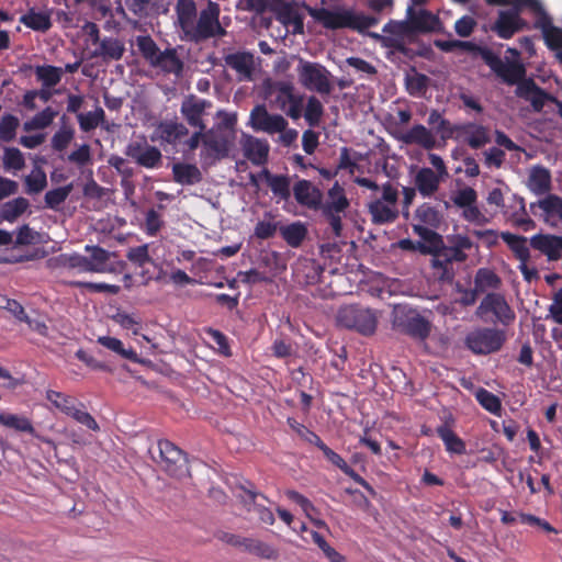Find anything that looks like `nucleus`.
<instances>
[{"instance_id":"21","label":"nucleus","mask_w":562,"mask_h":562,"mask_svg":"<svg viewBox=\"0 0 562 562\" xmlns=\"http://www.w3.org/2000/svg\"><path fill=\"white\" fill-rule=\"evenodd\" d=\"M461 130V139L471 148L479 149L491 142L488 130L475 123H463Z\"/></svg>"},{"instance_id":"32","label":"nucleus","mask_w":562,"mask_h":562,"mask_svg":"<svg viewBox=\"0 0 562 562\" xmlns=\"http://www.w3.org/2000/svg\"><path fill=\"white\" fill-rule=\"evenodd\" d=\"M244 551L261 560L277 561L280 558L276 547L252 537H248Z\"/></svg>"},{"instance_id":"50","label":"nucleus","mask_w":562,"mask_h":562,"mask_svg":"<svg viewBox=\"0 0 562 562\" xmlns=\"http://www.w3.org/2000/svg\"><path fill=\"white\" fill-rule=\"evenodd\" d=\"M26 193L29 194H37L42 192L47 186V177L45 171L35 167L29 176L24 179Z\"/></svg>"},{"instance_id":"38","label":"nucleus","mask_w":562,"mask_h":562,"mask_svg":"<svg viewBox=\"0 0 562 562\" xmlns=\"http://www.w3.org/2000/svg\"><path fill=\"white\" fill-rule=\"evenodd\" d=\"M30 206L29 200L22 196L15 198L1 205L0 217L7 222H14Z\"/></svg>"},{"instance_id":"19","label":"nucleus","mask_w":562,"mask_h":562,"mask_svg":"<svg viewBox=\"0 0 562 562\" xmlns=\"http://www.w3.org/2000/svg\"><path fill=\"white\" fill-rule=\"evenodd\" d=\"M225 65L235 70L239 79L251 80L255 69L254 55L250 52H236L224 57Z\"/></svg>"},{"instance_id":"29","label":"nucleus","mask_w":562,"mask_h":562,"mask_svg":"<svg viewBox=\"0 0 562 562\" xmlns=\"http://www.w3.org/2000/svg\"><path fill=\"white\" fill-rule=\"evenodd\" d=\"M263 177L272 191L280 200L288 201L291 196L290 178L284 175H272L268 169H263L260 175Z\"/></svg>"},{"instance_id":"20","label":"nucleus","mask_w":562,"mask_h":562,"mask_svg":"<svg viewBox=\"0 0 562 562\" xmlns=\"http://www.w3.org/2000/svg\"><path fill=\"white\" fill-rule=\"evenodd\" d=\"M445 180V178L435 173L432 168L423 167L416 172L414 184L420 195L429 198L438 191L440 183Z\"/></svg>"},{"instance_id":"52","label":"nucleus","mask_w":562,"mask_h":562,"mask_svg":"<svg viewBox=\"0 0 562 562\" xmlns=\"http://www.w3.org/2000/svg\"><path fill=\"white\" fill-rule=\"evenodd\" d=\"M85 249L91 254L90 258H88L89 266L92 268L90 272H102L105 263L110 259L109 251L99 246L90 245H87Z\"/></svg>"},{"instance_id":"63","label":"nucleus","mask_w":562,"mask_h":562,"mask_svg":"<svg viewBox=\"0 0 562 562\" xmlns=\"http://www.w3.org/2000/svg\"><path fill=\"white\" fill-rule=\"evenodd\" d=\"M538 206L547 214H555L562 220V198L549 194L538 202Z\"/></svg>"},{"instance_id":"37","label":"nucleus","mask_w":562,"mask_h":562,"mask_svg":"<svg viewBox=\"0 0 562 562\" xmlns=\"http://www.w3.org/2000/svg\"><path fill=\"white\" fill-rule=\"evenodd\" d=\"M513 200L515 202V206H512L514 211H504V213L509 214V217L514 224L518 227H521L524 231L532 228L535 226V222L527 214L525 199L514 194Z\"/></svg>"},{"instance_id":"47","label":"nucleus","mask_w":562,"mask_h":562,"mask_svg":"<svg viewBox=\"0 0 562 562\" xmlns=\"http://www.w3.org/2000/svg\"><path fill=\"white\" fill-rule=\"evenodd\" d=\"M58 115V112L52 106H46L41 112L36 113L30 121L24 123L25 131L44 130L48 127L54 119Z\"/></svg>"},{"instance_id":"31","label":"nucleus","mask_w":562,"mask_h":562,"mask_svg":"<svg viewBox=\"0 0 562 562\" xmlns=\"http://www.w3.org/2000/svg\"><path fill=\"white\" fill-rule=\"evenodd\" d=\"M283 240L292 248H299L306 239L308 231L304 223L296 221L279 227Z\"/></svg>"},{"instance_id":"3","label":"nucleus","mask_w":562,"mask_h":562,"mask_svg":"<svg viewBox=\"0 0 562 562\" xmlns=\"http://www.w3.org/2000/svg\"><path fill=\"white\" fill-rule=\"evenodd\" d=\"M137 48L142 57L156 69L161 70L166 75L181 76L184 64L178 55L177 48L167 47L160 50L156 42L150 35H139L136 38Z\"/></svg>"},{"instance_id":"54","label":"nucleus","mask_w":562,"mask_h":562,"mask_svg":"<svg viewBox=\"0 0 562 562\" xmlns=\"http://www.w3.org/2000/svg\"><path fill=\"white\" fill-rule=\"evenodd\" d=\"M161 159V151L156 146L150 145L148 148H144V154L137 156L134 161L140 167L155 169L160 166Z\"/></svg>"},{"instance_id":"4","label":"nucleus","mask_w":562,"mask_h":562,"mask_svg":"<svg viewBox=\"0 0 562 562\" xmlns=\"http://www.w3.org/2000/svg\"><path fill=\"white\" fill-rule=\"evenodd\" d=\"M415 234L418 235L428 245H420L422 254L432 255L431 266L435 269H441L443 274L451 269L453 262H463L468 259L465 252H461L446 246L442 236L429 228L415 227Z\"/></svg>"},{"instance_id":"39","label":"nucleus","mask_w":562,"mask_h":562,"mask_svg":"<svg viewBox=\"0 0 562 562\" xmlns=\"http://www.w3.org/2000/svg\"><path fill=\"white\" fill-rule=\"evenodd\" d=\"M539 26L542 29L543 38L550 49L562 48V29L552 25L551 20L544 14Z\"/></svg>"},{"instance_id":"17","label":"nucleus","mask_w":562,"mask_h":562,"mask_svg":"<svg viewBox=\"0 0 562 562\" xmlns=\"http://www.w3.org/2000/svg\"><path fill=\"white\" fill-rule=\"evenodd\" d=\"M293 195L300 205L317 210L322 204L323 194L311 181L302 179L293 187Z\"/></svg>"},{"instance_id":"23","label":"nucleus","mask_w":562,"mask_h":562,"mask_svg":"<svg viewBox=\"0 0 562 562\" xmlns=\"http://www.w3.org/2000/svg\"><path fill=\"white\" fill-rule=\"evenodd\" d=\"M414 221L417 223L413 224V231L415 227L420 226L422 228H429L435 231L441 224L442 216L440 212L429 203H423L419 205L414 215Z\"/></svg>"},{"instance_id":"64","label":"nucleus","mask_w":562,"mask_h":562,"mask_svg":"<svg viewBox=\"0 0 562 562\" xmlns=\"http://www.w3.org/2000/svg\"><path fill=\"white\" fill-rule=\"evenodd\" d=\"M274 89L278 92L276 101L280 104L281 109H284L285 104L297 95L294 93V87L290 82H277Z\"/></svg>"},{"instance_id":"53","label":"nucleus","mask_w":562,"mask_h":562,"mask_svg":"<svg viewBox=\"0 0 562 562\" xmlns=\"http://www.w3.org/2000/svg\"><path fill=\"white\" fill-rule=\"evenodd\" d=\"M324 114V106L322 102L314 95L307 99L304 119L312 127L318 126L321 119Z\"/></svg>"},{"instance_id":"55","label":"nucleus","mask_w":562,"mask_h":562,"mask_svg":"<svg viewBox=\"0 0 562 562\" xmlns=\"http://www.w3.org/2000/svg\"><path fill=\"white\" fill-rule=\"evenodd\" d=\"M286 424L294 432L297 434V436H300L306 442L314 445L316 447H318L323 442V440L316 432L308 429L303 424L299 423L295 418L288 417Z\"/></svg>"},{"instance_id":"10","label":"nucleus","mask_w":562,"mask_h":562,"mask_svg":"<svg viewBox=\"0 0 562 562\" xmlns=\"http://www.w3.org/2000/svg\"><path fill=\"white\" fill-rule=\"evenodd\" d=\"M506 340L504 330L477 328L465 337V346L475 355H488L498 351Z\"/></svg>"},{"instance_id":"44","label":"nucleus","mask_w":562,"mask_h":562,"mask_svg":"<svg viewBox=\"0 0 562 562\" xmlns=\"http://www.w3.org/2000/svg\"><path fill=\"white\" fill-rule=\"evenodd\" d=\"M35 76L46 88H53L61 80L63 70L52 65H42L35 67Z\"/></svg>"},{"instance_id":"18","label":"nucleus","mask_w":562,"mask_h":562,"mask_svg":"<svg viewBox=\"0 0 562 562\" xmlns=\"http://www.w3.org/2000/svg\"><path fill=\"white\" fill-rule=\"evenodd\" d=\"M397 139L406 145H418L426 150H431L437 145L432 131L423 124H415L406 133L398 136Z\"/></svg>"},{"instance_id":"14","label":"nucleus","mask_w":562,"mask_h":562,"mask_svg":"<svg viewBox=\"0 0 562 562\" xmlns=\"http://www.w3.org/2000/svg\"><path fill=\"white\" fill-rule=\"evenodd\" d=\"M210 106V101L200 99L194 94H189L181 102L180 113L191 127L205 130L206 124L203 121V116L205 110Z\"/></svg>"},{"instance_id":"49","label":"nucleus","mask_w":562,"mask_h":562,"mask_svg":"<svg viewBox=\"0 0 562 562\" xmlns=\"http://www.w3.org/2000/svg\"><path fill=\"white\" fill-rule=\"evenodd\" d=\"M336 187L337 186H335L328 192L331 201L323 205V214L331 213L340 215V213L345 212V210L349 206V201L344 194L342 190L339 189L336 191Z\"/></svg>"},{"instance_id":"25","label":"nucleus","mask_w":562,"mask_h":562,"mask_svg":"<svg viewBox=\"0 0 562 562\" xmlns=\"http://www.w3.org/2000/svg\"><path fill=\"white\" fill-rule=\"evenodd\" d=\"M172 178L181 186H194L203 179L201 170L195 165L188 162L173 164Z\"/></svg>"},{"instance_id":"26","label":"nucleus","mask_w":562,"mask_h":562,"mask_svg":"<svg viewBox=\"0 0 562 562\" xmlns=\"http://www.w3.org/2000/svg\"><path fill=\"white\" fill-rule=\"evenodd\" d=\"M407 18L412 29L418 32L435 31L439 24V19L427 10H415L413 7L407 9Z\"/></svg>"},{"instance_id":"24","label":"nucleus","mask_w":562,"mask_h":562,"mask_svg":"<svg viewBox=\"0 0 562 562\" xmlns=\"http://www.w3.org/2000/svg\"><path fill=\"white\" fill-rule=\"evenodd\" d=\"M245 157L256 166L267 162L269 155V144L265 139L248 137L243 146Z\"/></svg>"},{"instance_id":"45","label":"nucleus","mask_w":562,"mask_h":562,"mask_svg":"<svg viewBox=\"0 0 562 562\" xmlns=\"http://www.w3.org/2000/svg\"><path fill=\"white\" fill-rule=\"evenodd\" d=\"M97 341L101 346L120 355L124 359H127L132 362H140L137 353L133 349H125L123 342L115 337L100 336Z\"/></svg>"},{"instance_id":"5","label":"nucleus","mask_w":562,"mask_h":562,"mask_svg":"<svg viewBox=\"0 0 562 562\" xmlns=\"http://www.w3.org/2000/svg\"><path fill=\"white\" fill-rule=\"evenodd\" d=\"M436 46L443 52H452L454 49H462L465 52L477 53L483 61L492 69V71L502 80L509 82L515 81L516 75L520 72V67L505 66L502 58L487 47H481L475 43L468 41H437Z\"/></svg>"},{"instance_id":"59","label":"nucleus","mask_w":562,"mask_h":562,"mask_svg":"<svg viewBox=\"0 0 562 562\" xmlns=\"http://www.w3.org/2000/svg\"><path fill=\"white\" fill-rule=\"evenodd\" d=\"M165 222L161 218V215L156 211V209H150L147 211L145 215V233L148 236H156L158 232L164 227Z\"/></svg>"},{"instance_id":"42","label":"nucleus","mask_w":562,"mask_h":562,"mask_svg":"<svg viewBox=\"0 0 562 562\" xmlns=\"http://www.w3.org/2000/svg\"><path fill=\"white\" fill-rule=\"evenodd\" d=\"M72 190V183L48 190L44 195L45 207L59 211L61 204L68 199Z\"/></svg>"},{"instance_id":"36","label":"nucleus","mask_w":562,"mask_h":562,"mask_svg":"<svg viewBox=\"0 0 562 562\" xmlns=\"http://www.w3.org/2000/svg\"><path fill=\"white\" fill-rule=\"evenodd\" d=\"M46 400L50 402L56 409L67 416L75 406L85 408V404L79 402L76 397L54 390L46 391Z\"/></svg>"},{"instance_id":"9","label":"nucleus","mask_w":562,"mask_h":562,"mask_svg":"<svg viewBox=\"0 0 562 562\" xmlns=\"http://www.w3.org/2000/svg\"><path fill=\"white\" fill-rule=\"evenodd\" d=\"M297 75L301 85L310 91L329 94L333 90L329 80L330 72L318 63L300 59Z\"/></svg>"},{"instance_id":"33","label":"nucleus","mask_w":562,"mask_h":562,"mask_svg":"<svg viewBox=\"0 0 562 562\" xmlns=\"http://www.w3.org/2000/svg\"><path fill=\"white\" fill-rule=\"evenodd\" d=\"M436 432L443 441L446 450L454 454H464L467 452V445L449 425L443 424L437 427Z\"/></svg>"},{"instance_id":"40","label":"nucleus","mask_w":562,"mask_h":562,"mask_svg":"<svg viewBox=\"0 0 562 562\" xmlns=\"http://www.w3.org/2000/svg\"><path fill=\"white\" fill-rule=\"evenodd\" d=\"M20 22L26 27L36 32H47L52 27V21L48 14L35 12L31 9L20 18Z\"/></svg>"},{"instance_id":"1","label":"nucleus","mask_w":562,"mask_h":562,"mask_svg":"<svg viewBox=\"0 0 562 562\" xmlns=\"http://www.w3.org/2000/svg\"><path fill=\"white\" fill-rule=\"evenodd\" d=\"M177 24L181 38L191 43H202L212 37L225 35L220 22V4L209 1L198 15L194 0H178L176 8Z\"/></svg>"},{"instance_id":"58","label":"nucleus","mask_w":562,"mask_h":562,"mask_svg":"<svg viewBox=\"0 0 562 562\" xmlns=\"http://www.w3.org/2000/svg\"><path fill=\"white\" fill-rule=\"evenodd\" d=\"M3 165L5 169L21 170L25 166L23 154L15 147L4 149Z\"/></svg>"},{"instance_id":"6","label":"nucleus","mask_w":562,"mask_h":562,"mask_svg":"<svg viewBox=\"0 0 562 562\" xmlns=\"http://www.w3.org/2000/svg\"><path fill=\"white\" fill-rule=\"evenodd\" d=\"M505 66L520 67V72L516 75L515 81H503L509 86L516 85V95L520 99H524L525 101H528L531 104V108L535 112H541L543 110L546 102H551L553 104L555 103V101L558 100L557 97L539 87L532 78H526V68L521 63L508 61L505 63Z\"/></svg>"},{"instance_id":"35","label":"nucleus","mask_w":562,"mask_h":562,"mask_svg":"<svg viewBox=\"0 0 562 562\" xmlns=\"http://www.w3.org/2000/svg\"><path fill=\"white\" fill-rule=\"evenodd\" d=\"M501 238L513 251L515 258L519 260V263L529 261L530 250L527 246V238L525 236L515 235L509 232H503L501 233Z\"/></svg>"},{"instance_id":"7","label":"nucleus","mask_w":562,"mask_h":562,"mask_svg":"<svg viewBox=\"0 0 562 562\" xmlns=\"http://www.w3.org/2000/svg\"><path fill=\"white\" fill-rule=\"evenodd\" d=\"M336 321L340 327L356 330L364 336L372 335L378 325V318L374 312L359 304H350L340 307Z\"/></svg>"},{"instance_id":"62","label":"nucleus","mask_w":562,"mask_h":562,"mask_svg":"<svg viewBox=\"0 0 562 562\" xmlns=\"http://www.w3.org/2000/svg\"><path fill=\"white\" fill-rule=\"evenodd\" d=\"M476 200L477 193L471 187H465L463 189L458 190L452 196L453 204L460 209L471 206V204L476 203Z\"/></svg>"},{"instance_id":"56","label":"nucleus","mask_w":562,"mask_h":562,"mask_svg":"<svg viewBox=\"0 0 562 562\" xmlns=\"http://www.w3.org/2000/svg\"><path fill=\"white\" fill-rule=\"evenodd\" d=\"M19 119L12 114H5L0 120V139L3 142H11L16 135L19 127Z\"/></svg>"},{"instance_id":"30","label":"nucleus","mask_w":562,"mask_h":562,"mask_svg":"<svg viewBox=\"0 0 562 562\" xmlns=\"http://www.w3.org/2000/svg\"><path fill=\"white\" fill-rule=\"evenodd\" d=\"M157 132L161 142L176 145L182 137L189 134L184 124L177 121H164L157 126Z\"/></svg>"},{"instance_id":"41","label":"nucleus","mask_w":562,"mask_h":562,"mask_svg":"<svg viewBox=\"0 0 562 562\" xmlns=\"http://www.w3.org/2000/svg\"><path fill=\"white\" fill-rule=\"evenodd\" d=\"M0 424L7 428L35 436V428L33 427L31 420L25 416L1 413Z\"/></svg>"},{"instance_id":"2","label":"nucleus","mask_w":562,"mask_h":562,"mask_svg":"<svg viewBox=\"0 0 562 562\" xmlns=\"http://www.w3.org/2000/svg\"><path fill=\"white\" fill-rule=\"evenodd\" d=\"M308 14L327 30L350 29L363 33L369 27L379 23V20L371 15L356 13L352 9L337 8H307Z\"/></svg>"},{"instance_id":"43","label":"nucleus","mask_w":562,"mask_h":562,"mask_svg":"<svg viewBox=\"0 0 562 562\" xmlns=\"http://www.w3.org/2000/svg\"><path fill=\"white\" fill-rule=\"evenodd\" d=\"M502 284L501 278L491 269L481 268L476 271L474 285L483 293L486 290H497Z\"/></svg>"},{"instance_id":"27","label":"nucleus","mask_w":562,"mask_h":562,"mask_svg":"<svg viewBox=\"0 0 562 562\" xmlns=\"http://www.w3.org/2000/svg\"><path fill=\"white\" fill-rule=\"evenodd\" d=\"M125 53L124 43L115 37H103L99 47L92 52V57H101L103 60H120Z\"/></svg>"},{"instance_id":"61","label":"nucleus","mask_w":562,"mask_h":562,"mask_svg":"<svg viewBox=\"0 0 562 562\" xmlns=\"http://www.w3.org/2000/svg\"><path fill=\"white\" fill-rule=\"evenodd\" d=\"M68 416L90 430L98 431L100 429L93 416L80 406H75Z\"/></svg>"},{"instance_id":"51","label":"nucleus","mask_w":562,"mask_h":562,"mask_svg":"<svg viewBox=\"0 0 562 562\" xmlns=\"http://www.w3.org/2000/svg\"><path fill=\"white\" fill-rule=\"evenodd\" d=\"M75 137V130L71 126L63 125L50 138V146L54 151L63 153L67 149Z\"/></svg>"},{"instance_id":"57","label":"nucleus","mask_w":562,"mask_h":562,"mask_svg":"<svg viewBox=\"0 0 562 562\" xmlns=\"http://www.w3.org/2000/svg\"><path fill=\"white\" fill-rule=\"evenodd\" d=\"M462 124H452L449 120L443 119L440 124L435 127V132L439 134L440 138L446 142L447 139L454 138L461 139Z\"/></svg>"},{"instance_id":"48","label":"nucleus","mask_w":562,"mask_h":562,"mask_svg":"<svg viewBox=\"0 0 562 562\" xmlns=\"http://www.w3.org/2000/svg\"><path fill=\"white\" fill-rule=\"evenodd\" d=\"M475 400L479 402V404L490 412L491 414L501 415L502 412V403L498 396L490 392L488 390L484 387H480L475 392Z\"/></svg>"},{"instance_id":"16","label":"nucleus","mask_w":562,"mask_h":562,"mask_svg":"<svg viewBox=\"0 0 562 562\" xmlns=\"http://www.w3.org/2000/svg\"><path fill=\"white\" fill-rule=\"evenodd\" d=\"M526 22L520 18L518 11H501L492 30L503 40H509L515 33L522 30Z\"/></svg>"},{"instance_id":"28","label":"nucleus","mask_w":562,"mask_h":562,"mask_svg":"<svg viewBox=\"0 0 562 562\" xmlns=\"http://www.w3.org/2000/svg\"><path fill=\"white\" fill-rule=\"evenodd\" d=\"M368 210L372 222L376 225L393 223L398 216L396 206L384 203L380 199L370 202Z\"/></svg>"},{"instance_id":"13","label":"nucleus","mask_w":562,"mask_h":562,"mask_svg":"<svg viewBox=\"0 0 562 562\" xmlns=\"http://www.w3.org/2000/svg\"><path fill=\"white\" fill-rule=\"evenodd\" d=\"M249 124L254 131L270 135L288 127V121L280 114H270L265 104H258L251 110Z\"/></svg>"},{"instance_id":"12","label":"nucleus","mask_w":562,"mask_h":562,"mask_svg":"<svg viewBox=\"0 0 562 562\" xmlns=\"http://www.w3.org/2000/svg\"><path fill=\"white\" fill-rule=\"evenodd\" d=\"M488 314H492L496 322L505 326L510 325L516 318V314L505 296L497 292L487 293L476 310V315L481 318H485Z\"/></svg>"},{"instance_id":"34","label":"nucleus","mask_w":562,"mask_h":562,"mask_svg":"<svg viewBox=\"0 0 562 562\" xmlns=\"http://www.w3.org/2000/svg\"><path fill=\"white\" fill-rule=\"evenodd\" d=\"M278 20L285 26L292 27V34L304 33L303 16L290 3H283L278 11Z\"/></svg>"},{"instance_id":"15","label":"nucleus","mask_w":562,"mask_h":562,"mask_svg":"<svg viewBox=\"0 0 562 562\" xmlns=\"http://www.w3.org/2000/svg\"><path fill=\"white\" fill-rule=\"evenodd\" d=\"M530 246L544 255L548 261H558L562 257V236L536 234L530 238Z\"/></svg>"},{"instance_id":"60","label":"nucleus","mask_w":562,"mask_h":562,"mask_svg":"<svg viewBox=\"0 0 562 562\" xmlns=\"http://www.w3.org/2000/svg\"><path fill=\"white\" fill-rule=\"evenodd\" d=\"M148 248L149 246L147 244L132 247L127 250L126 258L137 267H144L146 263L151 262Z\"/></svg>"},{"instance_id":"11","label":"nucleus","mask_w":562,"mask_h":562,"mask_svg":"<svg viewBox=\"0 0 562 562\" xmlns=\"http://www.w3.org/2000/svg\"><path fill=\"white\" fill-rule=\"evenodd\" d=\"M393 325L401 333L422 341L428 338L431 330L430 323L413 310H395Z\"/></svg>"},{"instance_id":"8","label":"nucleus","mask_w":562,"mask_h":562,"mask_svg":"<svg viewBox=\"0 0 562 562\" xmlns=\"http://www.w3.org/2000/svg\"><path fill=\"white\" fill-rule=\"evenodd\" d=\"M157 446V462L169 476L181 480L190 475L187 454L179 447L167 439L159 440Z\"/></svg>"},{"instance_id":"46","label":"nucleus","mask_w":562,"mask_h":562,"mask_svg":"<svg viewBox=\"0 0 562 562\" xmlns=\"http://www.w3.org/2000/svg\"><path fill=\"white\" fill-rule=\"evenodd\" d=\"M77 120L82 132H91L95 130L100 124H102L105 120L104 110L101 106H98L94 111H89L87 113H78Z\"/></svg>"},{"instance_id":"22","label":"nucleus","mask_w":562,"mask_h":562,"mask_svg":"<svg viewBox=\"0 0 562 562\" xmlns=\"http://www.w3.org/2000/svg\"><path fill=\"white\" fill-rule=\"evenodd\" d=\"M529 190L536 195H543L552 188L550 170L541 165L533 166L527 183Z\"/></svg>"}]
</instances>
